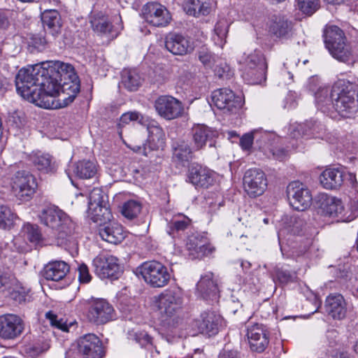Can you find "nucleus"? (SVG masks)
Wrapping results in <instances>:
<instances>
[{
  "mask_svg": "<svg viewBox=\"0 0 358 358\" xmlns=\"http://www.w3.org/2000/svg\"><path fill=\"white\" fill-rule=\"evenodd\" d=\"M94 273L101 279H117L121 273L122 268L119 259L108 253L99 254L92 261Z\"/></svg>",
  "mask_w": 358,
  "mask_h": 358,
  "instance_id": "0eeeda50",
  "label": "nucleus"
},
{
  "mask_svg": "<svg viewBox=\"0 0 358 358\" xmlns=\"http://www.w3.org/2000/svg\"><path fill=\"white\" fill-rule=\"evenodd\" d=\"M187 180L196 187L208 188L214 182V173L206 167L193 164L188 169Z\"/></svg>",
  "mask_w": 358,
  "mask_h": 358,
  "instance_id": "aec40b11",
  "label": "nucleus"
},
{
  "mask_svg": "<svg viewBox=\"0 0 358 358\" xmlns=\"http://www.w3.org/2000/svg\"><path fill=\"white\" fill-rule=\"evenodd\" d=\"M51 64L52 65L48 64V69L62 83V94H66L67 97L63 99L62 106H66L73 101L80 92L79 78L71 64L60 61L52 62Z\"/></svg>",
  "mask_w": 358,
  "mask_h": 358,
  "instance_id": "20e7f679",
  "label": "nucleus"
},
{
  "mask_svg": "<svg viewBox=\"0 0 358 358\" xmlns=\"http://www.w3.org/2000/svg\"><path fill=\"white\" fill-rule=\"evenodd\" d=\"M97 171L96 164L89 160H83L76 164L73 172L81 179H89L93 178Z\"/></svg>",
  "mask_w": 358,
  "mask_h": 358,
  "instance_id": "ea45409f",
  "label": "nucleus"
},
{
  "mask_svg": "<svg viewBox=\"0 0 358 358\" xmlns=\"http://www.w3.org/2000/svg\"><path fill=\"white\" fill-rule=\"evenodd\" d=\"M160 313L168 317L176 314L183 303V293L180 287H173L164 290L156 300Z\"/></svg>",
  "mask_w": 358,
  "mask_h": 358,
  "instance_id": "6e6552de",
  "label": "nucleus"
},
{
  "mask_svg": "<svg viewBox=\"0 0 358 358\" xmlns=\"http://www.w3.org/2000/svg\"><path fill=\"white\" fill-rule=\"evenodd\" d=\"M41 20L44 27L49 29L52 34L60 29L61 17L55 8H45L42 13Z\"/></svg>",
  "mask_w": 358,
  "mask_h": 358,
  "instance_id": "c9c22d12",
  "label": "nucleus"
},
{
  "mask_svg": "<svg viewBox=\"0 0 358 358\" xmlns=\"http://www.w3.org/2000/svg\"><path fill=\"white\" fill-rule=\"evenodd\" d=\"M30 160L38 170L48 173L52 171V159L48 154L40 152L33 153L30 155Z\"/></svg>",
  "mask_w": 358,
  "mask_h": 358,
  "instance_id": "79ce46f5",
  "label": "nucleus"
},
{
  "mask_svg": "<svg viewBox=\"0 0 358 358\" xmlns=\"http://www.w3.org/2000/svg\"><path fill=\"white\" fill-rule=\"evenodd\" d=\"M155 108L162 117L171 120L182 115V103L171 96H160L155 101Z\"/></svg>",
  "mask_w": 358,
  "mask_h": 358,
  "instance_id": "2eb2a0df",
  "label": "nucleus"
},
{
  "mask_svg": "<svg viewBox=\"0 0 358 358\" xmlns=\"http://www.w3.org/2000/svg\"><path fill=\"white\" fill-rule=\"evenodd\" d=\"M45 317L50 321V323L52 326L55 327L63 331H69L68 324L64 322L63 319H58L57 315L52 311L50 310L47 312L45 313Z\"/></svg>",
  "mask_w": 358,
  "mask_h": 358,
  "instance_id": "4d7b16f0",
  "label": "nucleus"
},
{
  "mask_svg": "<svg viewBox=\"0 0 358 358\" xmlns=\"http://www.w3.org/2000/svg\"><path fill=\"white\" fill-rule=\"evenodd\" d=\"M10 287V289L7 292L13 300L18 303L26 301L29 292L28 289L24 287L17 278L16 283H13Z\"/></svg>",
  "mask_w": 358,
  "mask_h": 358,
  "instance_id": "de8ad7c7",
  "label": "nucleus"
},
{
  "mask_svg": "<svg viewBox=\"0 0 358 358\" xmlns=\"http://www.w3.org/2000/svg\"><path fill=\"white\" fill-rule=\"evenodd\" d=\"M147 126L148 141L152 149L162 148L165 144V134L156 121L148 119Z\"/></svg>",
  "mask_w": 358,
  "mask_h": 358,
  "instance_id": "72a5a7b5",
  "label": "nucleus"
},
{
  "mask_svg": "<svg viewBox=\"0 0 358 358\" xmlns=\"http://www.w3.org/2000/svg\"><path fill=\"white\" fill-rule=\"evenodd\" d=\"M324 306L327 314L334 319L341 320L345 317L346 303L341 294H330L325 300Z\"/></svg>",
  "mask_w": 358,
  "mask_h": 358,
  "instance_id": "393cba45",
  "label": "nucleus"
},
{
  "mask_svg": "<svg viewBox=\"0 0 358 358\" xmlns=\"http://www.w3.org/2000/svg\"><path fill=\"white\" fill-rule=\"evenodd\" d=\"M324 130L325 128L323 124L311 120L294 127L290 135L294 138L304 136L310 137L319 135Z\"/></svg>",
  "mask_w": 358,
  "mask_h": 358,
  "instance_id": "c756f323",
  "label": "nucleus"
},
{
  "mask_svg": "<svg viewBox=\"0 0 358 358\" xmlns=\"http://www.w3.org/2000/svg\"><path fill=\"white\" fill-rule=\"evenodd\" d=\"M272 156L274 159L281 161L283 160L287 155V151L282 148H273L269 150L268 156Z\"/></svg>",
  "mask_w": 358,
  "mask_h": 358,
  "instance_id": "338daca9",
  "label": "nucleus"
},
{
  "mask_svg": "<svg viewBox=\"0 0 358 358\" xmlns=\"http://www.w3.org/2000/svg\"><path fill=\"white\" fill-rule=\"evenodd\" d=\"M78 350L85 358H103L105 351L101 340L94 334H87L78 340Z\"/></svg>",
  "mask_w": 358,
  "mask_h": 358,
  "instance_id": "f3484780",
  "label": "nucleus"
},
{
  "mask_svg": "<svg viewBox=\"0 0 358 358\" xmlns=\"http://www.w3.org/2000/svg\"><path fill=\"white\" fill-rule=\"evenodd\" d=\"M187 248L189 251V257L192 259H201L208 256L214 250V248L210 244L203 243L195 237L189 239Z\"/></svg>",
  "mask_w": 358,
  "mask_h": 358,
  "instance_id": "f704fd0d",
  "label": "nucleus"
},
{
  "mask_svg": "<svg viewBox=\"0 0 358 358\" xmlns=\"http://www.w3.org/2000/svg\"><path fill=\"white\" fill-rule=\"evenodd\" d=\"M332 107L343 117H351L358 112V87L339 80L331 90Z\"/></svg>",
  "mask_w": 358,
  "mask_h": 358,
  "instance_id": "7ed1b4c3",
  "label": "nucleus"
},
{
  "mask_svg": "<svg viewBox=\"0 0 358 358\" xmlns=\"http://www.w3.org/2000/svg\"><path fill=\"white\" fill-rule=\"evenodd\" d=\"M121 83L129 91H136L142 83V78L136 70L124 69L122 71Z\"/></svg>",
  "mask_w": 358,
  "mask_h": 358,
  "instance_id": "58836bf2",
  "label": "nucleus"
},
{
  "mask_svg": "<svg viewBox=\"0 0 358 358\" xmlns=\"http://www.w3.org/2000/svg\"><path fill=\"white\" fill-rule=\"evenodd\" d=\"M141 210V205L139 202L130 200L126 202L122 208V215L128 218L133 219L136 217Z\"/></svg>",
  "mask_w": 358,
  "mask_h": 358,
  "instance_id": "3c124183",
  "label": "nucleus"
},
{
  "mask_svg": "<svg viewBox=\"0 0 358 358\" xmlns=\"http://www.w3.org/2000/svg\"><path fill=\"white\" fill-rule=\"evenodd\" d=\"M106 206L107 202L105 200V196L100 188L95 187L89 194L88 208L94 209L97 206Z\"/></svg>",
  "mask_w": 358,
  "mask_h": 358,
  "instance_id": "09e8293b",
  "label": "nucleus"
},
{
  "mask_svg": "<svg viewBox=\"0 0 358 358\" xmlns=\"http://www.w3.org/2000/svg\"><path fill=\"white\" fill-rule=\"evenodd\" d=\"M214 9L213 3L206 0H187L184 5L186 13L195 17L208 15Z\"/></svg>",
  "mask_w": 358,
  "mask_h": 358,
  "instance_id": "7c9ffc66",
  "label": "nucleus"
},
{
  "mask_svg": "<svg viewBox=\"0 0 358 358\" xmlns=\"http://www.w3.org/2000/svg\"><path fill=\"white\" fill-rule=\"evenodd\" d=\"M192 156V149L187 142L179 141L174 148L173 158L180 163L187 162Z\"/></svg>",
  "mask_w": 358,
  "mask_h": 358,
  "instance_id": "37998d69",
  "label": "nucleus"
},
{
  "mask_svg": "<svg viewBox=\"0 0 358 358\" xmlns=\"http://www.w3.org/2000/svg\"><path fill=\"white\" fill-rule=\"evenodd\" d=\"M321 213L330 216L337 217L343 221H346V213L341 200L333 197L325 196L320 204Z\"/></svg>",
  "mask_w": 358,
  "mask_h": 358,
  "instance_id": "cd10ccee",
  "label": "nucleus"
},
{
  "mask_svg": "<svg viewBox=\"0 0 358 358\" xmlns=\"http://www.w3.org/2000/svg\"><path fill=\"white\" fill-rule=\"evenodd\" d=\"M330 54L336 59L344 63H352L353 57L350 45L346 42H338L335 46L328 49Z\"/></svg>",
  "mask_w": 358,
  "mask_h": 358,
  "instance_id": "e433bc0d",
  "label": "nucleus"
},
{
  "mask_svg": "<svg viewBox=\"0 0 358 358\" xmlns=\"http://www.w3.org/2000/svg\"><path fill=\"white\" fill-rule=\"evenodd\" d=\"M137 271L145 282L152 287H163L168 285L171 279L168 268L157 261L144 262Z\"/></svg>",
  "mask_w": 358,
  "mask_h": 358,
  "instance_id": "423d86ee",
  "label": "nucleus"
},
{
  "mask_svg": "<svg viewBox=\"0 0 358 358\" xmlns=\"http://www.w3.org/2000/svg\"><path fill=\"white\" fill-rule=\"evenodd\" d=\"M48 41L42 34H34L31 36L29 44L39 51L43 50L47 45Z\"/></svg>",
  "mask_w": 358,
  "mask_h": 358,
  "instance_id": "13d9d810",
  "label": "nucleus"
},
{
  "mask_svg": "<svg viewBox=\"0 0 358 358\" xmlns=\"http://www.w3.org/2000/svg\"><path fill=\"white\" fill-rule=\"evenodd\" d=\"M229 27V24L224 18L219 20L215 24L213 39L217 45L222 48L225 44Z\"/></svg>",
  "mask_w": 358,
  "mask_h": 358,
  "instance_id": "a19ab883",
  "label": "nucleus"
},
{
  "mask_svg": "<svg viewBox=\"0 0 358 358\" xmlns=\"http://www.w3.org/2000/svg\"><path fill=\"white\" fill-rule=\"evenodd\" d=\"M15 86L23 99L45 108L53 107L49 98L59 96L63 101L67 97L62 94V83L47 68L39 64L20 69L15 76Z\"/></svg>",
  "mask_w": 358,
  "mask_h": 358,
  "instance_id": "f257e3e1",
  "label": "nucleus"
},
{
  "mask_svg": "<svg viewBox=\"0 0 358 358\" xmlns=\"http://www.w3.org/2000/svg\"><path fill=\"white\" fill-rule=\"evenodd\" d=\"M9 25L8 12L0 10V29H5Z\"/></svg>",
  "mask_w": 358,
  "mask_h": 358,
  "instance_id": "774afa93",
  "label": "nucleus"
},
{
  "mask_svg": "<svg viewBox=\"0 0 358 358\" xmlns=\"http://www.w3.org/2000/svg\"><path fill=\"white\" fill-rule=\"evenodd\" d=\"M287 196L290 206L303 211L311 203L312 195L306 185L299 181H292L287 187Z\"/></svg>",
  "mask_w": 358,
  "mask_h": 358,
  "instance_id": "1a4fd4ad",
  "label": "nucleus"
},
{
  "mask_svg": "<svg viewBox=\"0 0 358 358\" xmlns=\"http://www.w3.org/2000/svg\"><path fill=\"white\" fill-rule=\"evenodd\" d=\"M349 208L350 210V214L348 215V212L346 213V221H350L354 220L357 216H358V196H355L353 199L350 201Z\"/></svg>",
  "mask_w": 358,
  "mask_h": 358,
  "instance_id": "680f3d73",
  "label": "nucleus"
},
{
  "mask_svg": "<svg viewBox=\"0 0 358 358\" xmlns=\"http://www.w3.org/2000/svg\"><path fill=\"white\" fill-rule=\"evenodd\" d=\"M99 234L103 241L112 244H117L124 238L122 226L115 222L101 227Z\"/></svg>",
  "mask_w": 358,
  "mask_h": 358,
  "instance_id": "473e14b6",
  "label": "nucleus"
},
{
  "mask_svg": "<svg viewBox=\"0 0 358 358\" xmlns=\"http://www.w3.org/2000/svg\"><path fill=\"white\" fill-rule=\"evenodd\" d=\"M41 223L52 230V237L59 245L66 244L76 231V223L64 211L55 206L44 208L38 215Z\"/></svg>",
  "mask_w": 358,
  "mask_h": 358,
  "instance_id": "f03ea898",
  "label": "nucleus"
},
{
  "mask_svg": "<svg viewBox=\"0 0 358 358\" xmlns=\"http://www.w3.org/2000/svg\"><path fill=\"white\" fill-rule=\"evenodd\" d=\"M269 35L279 40H287L294 34L292 21L284 16H273L267 23Z\"/></svg>",
  "mask_w": 358,
  "mask_h": 358,
  "instance_id": "a211bd4d",
  "label": "nucleus"
},
{
  "mask_svg": "<svg viewBox=\"0 0 358 358\" xmlns=\"http://www.w3.org/2000/svg\"><path fill=\"white\" fill-rule=\"evenodd\" d=\"M16 218V215L9 207L3 205L0 206V227L3 229L10 227Z\"/></svg>",
  "mask_w": 358,
  "mask_h": 358,
  "instance_id": "8fccbe9b",
  "label": "nucleus"
},
{
  "mask_svg": "<svg viewBox=\"0 0 358 358\" xmlns=\"http://www.w3.org/2000/svg\"><path fill=\"white\" fill-rule=\"evenodd\" d=\"M299 8L305 14L312 15L319 8L320 0H296Z\"/></svg>",
  "mask_w": 358,
  "mask_h": 358,
  "instance_id": "864d4df0",
  "label": "nucleus"
},
{
  "mask_svg": "<svg viewBox=\"0 0 358 358\" xmlns=\"http://www.w3.org/2000/svg\"><path fill=\"white\" fill-rule=\"evenodd\" d=\"M165 47L168 51L176 55H185L194 49L190 40L178 34H169L165 39Z\"/></svg>",
  "mask_w": 358,
  "mask_h": 358,
  "instance_id": "4be33fe9",
  "label": "nucleus"
},
{
  "mask_svg": "<svg viewBox=\"0 0 358 358\" xmlns=\"http://www.w3.org/2000/svg\"><path fill=\"white\" fill-rule=\"evenodd\" d=\"M69 266L64 261L50 262L44 268V277L48 280H63L69 271Z\"/></svg>",
  "mask_w": 358,
  "mask_h": 358,
  "instance_id": "2f4dec72",
  "label": "nucleus"
},
{
  "mask_svg": "<svg viewBox=\"0 0 358 358\" xmlns=\"http://www.w3.org/2000/svg\"><path fill=\"white\" fill-rule=\"evenodd\" d=\"M37 187L35 178L29 173L22 171L16 173L13 179V189L15 196L22 201H29Z\"/></svg>",
  "mask_w": 358,
  "mask_h": 358,
  "instance_id": "f8f14e48",
  "label": "nucleus"
},
{
  "mask_svg": "<svg viewBox=\"0 0 358 358\" xmlns=\"http://www.w3.org/2000/svg\"><path fill=\"white\" fill-rule=\"evenodd\" d=\"M220 321V315L214 311L208 310L203 312L200 317L196 319L193 324L199 333L212 336L217 333Z\"/></svg>",
  "mask_w": 358,
  "mask_h": 358,
  "instance_id": "412c9836",
  "label": "nucleus"
},
{
  "mask_svg": "<svg viewBox=\"0 0 358 358\" xmlns=\"http://www.w3.org/2000/svg\"><path fill=\"white\" fill-rule=\"evenodd\" d=\"M24 330L22 319L15 314H4L0 316V337L6 340H14Z\"/></svg>",
  "mask_w": 358,
  "mask_h": 358,
  "instance_id": "dca6fc26",
  "label": "nucleus"
},
{
  "mask_svg": "<svg viewBox=\"0 0 358 358\" xmlns=\"http://www.w3.org/2000/svg\"><path fill=\"white\" fill-rule=\"evenodd\" d=\"M22 233L30 242L36 245H40L43 242V236L36 224L29 223L24 224L22 227Z\"/></svg>",
  "mask_w": 358,
  "mask_h": 358,
  "instance_id": "a18cd8bd",
  "label": "nucleus"
},
{
  "mask_svg": "<svg viewBox=\"0 0 358 358\" xmlns=\"http://www.w3.org/2000/svg\"><path fill=\"white\" fill-rule=\"evenodd\" d=\"M243 188L250 197L262 195L267 187V178L264 172L257 168L249 169L245 172Z\"/></svg>",
  "mask_w": 358,
  "mask_h": 358,
  "instance_id": "9b49d317",
  "label": "nucleus"
},
{
  "mask_svg": "<svg viewBox=\"0 0 358 358\" xmlns=\"http://www.w3.org/2000/svg\"><path fill=\"white\" fill-rule=\"evenodd\" d=\"M131 121H138L141 124H145L148 122V117L143 116L138 112L125 113L120 117L118 125L123 127Z\"/></svg>",
  "mask_w": 358,
  "mask_h": 358,
  "instance_id": "603ef678",
  "label": "nucleus"
},
{
  "mask_svg": "<svg viewBox=\"0 0 358 358\" xmlns=\"http://www.w3.org/2000/svg\"><path fill=\"white\" fill-rule=\"evenodd\" d=\"M215 74L220 78H227L230 76V68L226 63H220L214 69Z\"/></svg>",
  "mask_w": 358,
  "mask_h": 358,
  "instance_id": "69168bd1",
  "label": "nucleus"
},
{
  "mask_svg": "<svg viewBox=\"0 0 358 358\" xmlns=\"http://www.w3.org/2000/svg\"><path fill=\"white\" fill-rule=\"evenodd\" d=\"M247 337L250 349L257 352H264L269 343L268 331L262 324H255L248 327Z\"/></svg>",
  "mask_w": 358,
  "mask_h": 358,
  "instance_id": "6ab92c4d",
  "label": "nucleus"
},
{
  "mask_svg": "<svg viewBox=\"0 0 358 358\" xmlns=\"http://www.w3.org/2000/svg\"><path fill=\"white\" fill-rule=\"evenodd\" d=\"M86 315L91 322L105 324L113 318L114 309L105 299H98L90 303Z\"/></svg>",
  "mask_w": 358,
  "mask_h": 358,
  "instance_id": "ddd939ff",
  "label": "nucleus"
},
{
  "mask_svg": "<svg viewBox=\"0 0 358 358\" xmlns=\"http://www.w3.org/2000/svg\"><path fill=\"white\" fill-rule=\"evenodd\" d=\"M197 291L205 300H217L219 297L217 284L213 279V274L208 273L202 276L196 285Z\"/></svg>",
  "mask_w": 358,
  "mask_h": 358,
  "instance_id": "a878e982",
  "label": "nucleus"
},
{
  "mask_svg": "<svg viewBox=\"0 0 358 358\" xmlns=\"http://www.w3.org/2000/svg\"><path fill=\"white\" fill-rule=\"evenodd\" d=\"M87 217L92 220L94 222H105L110 220L112 217L111 213L108 207L106 206H97L94 207V209H87Z\"/></svg>",
  "mask_w": 358,
  "mask_h": 358,
  "instance_id": "c03bdc74",
  "label": "nucleus"
},
{
  "mask_svg": "<svg viewBox=\"0 0 358 358\" xmlns=\"http://www.w3.org/2000/svg\"><path fill=\"white\" fill-rule=\"evenodd\" d=\"M320 181L325 189H338L343 182V171L339 168L326 169L320 174Z\"/></svg>",
  "mask_w": 358,
  "mask_h": 358,
  "instance_id": "c85d7f7f",
  "label": "nucleus"
},
{
  "mask_svg": "<svg viewBox=\"0 0 358 358\" xmlns=\"http://www.w3.org/2000/svg\"><path fill=\"white\" fill-rule=\"evenodd\" d=\"M142 13L143 18L148 24L157 27H166L172 20L169 10L156 1L148 2L144 5Z\"/></svg>",
  "mask_w": 358,
  "mask_h": 358,
  "instance_id": "9d476101",
  "label": "nucleus"
},
{
  "mask_svg": "<svg viewBox=\"0 0 358 358\" xmlns=\"http://www.w3.org/2000/svg\"><path fill=\"white\" fill-rule=\"evenodd\" d=\"M212 102L220 110L227 113H236L242 106L241 99L236 96L228 88H221L213 92Z\"/></svg>",
  "mask_w": 358,
  "mask_h": 358,
  "instance_id": "4468645a",
  "label": "nucleus"
},
{
  "mask_svg": "<svg viewBox=\"0 0 358 358\" xmlns=\"http://www.w3.org/2000/svg\"><path fill=\"white\" fill-rule=\"evenodd\" d=\"M90 22L93 31L99 36L115 37L118 34L108 17L101 13L92 15Z\"/></svg>",
  "mask_w": 358,
  "mask_h": 358,
  "instance_id": "bb28decb",
  "label": "nucleus"
},
{
  "mask_svg": "<svg viewBox=\"0 0 358 358\" xmlns=\"http://www.w3.org/2000/svg\"><path fill=\"white\" fill-rule=\"evenodd\" d=\"M47 350L48 347H42L39 344L36 343L28 346L25 349V352L29 356L31 357H36Z\"/></svg>",
  "mask_w": 358,
  "mask_h": 358,
  "instance_id": "e2e57ef3",
  "label": "nucleus"
},
{
  "mask_svg": "<svg viewBox=\"0 0 358 358\" xmlns=\"http://www.w3.org/2000/svg\"><path fill=\"white\" fill-rule=\"evenodd\" d=\"M324 41L327 49L335 46L338 42L346 41L343 31L337 26H327L324 31Z\"/></svg>",
  "mask_w": 358,
  "mask_h": 358,
  "instance_id": "4c0bfd02",
  "label": "nucleus"
},
{
  "mask_svg": "<svg viewBox=\"0 0 358 358\" xmlns=\"http://www.w3.org/2000/svg\"><path fill=\"white\" fill-rule=\"evenodd\" d=\"M13 283H16V278L14 275L0 271V292L10 290Z\"/></svg>",
  "mask_w": 358,
  "mask_h": 358,
  "instance_id": "5fc2aeb1",
  "label": "nucleus"
},
{
  "mask_svg": "<svg viewBox=\"0 0 358 358\" xmlns=\"http://www.w3.org/2000/svg\"><path fill=\"white\" fill-rule=\"evenodd\" d=\"M275 275L280 283L286 284L291 282L294 279V275H292L289 271L282 269H277L275 271Z\"/></svg>",
  "mask_w": 358,
  "mask_h": 358,
  "instance_id": "0e129e2a",
  "label": "nucleus"
},
{
  "mask_svg": "<svg viewBox=\"0 0 358 358\" xmlns=\"http://www.w3.org/2000/svg\"><path fill=\"white\" fill-rule=\"evenodd\" d=\"M257 135V132H252L244 134L240 139V145L242 149L248 150L251 148L253 140Z\"/></svg>",
  "mask_w": 358,
  "mask_h": 358,
  "instance_id": "bf43d9fd",
  "label": "nucleus"
},
{
  "mask_svg": "<svg viewBox=\"0 0 358 358\" xmlns=\"http://www.w3.org/2000/svg\"><path fill=\"white\" fill-rule=\"evenodd\" d=\"M192 138L194 142V150L202 149L208 142L212 146V141L217 136V131L206 125L197 124L192 129Z\"/></svg>",
  "mask_w": 358,
  "mask_h": 358,
  "instance_id": "b1692460",
  "label": "nucleus"
},
{
  "mask_svg": "<svg viewBox=\"0 0 358 358\" xmlns=\"http://www.w3.org/2000/svg\"><path fill=\"white\" fill-rule=\"evenodd\" d=\"M191 224V220L184 215L173 217L169 224L170 231L169 234H173L174 231H180L186 229Z\"/></svg>",
  "mask_w": 358,
  "mask_h": 358,
  "instance_id": "49530a36",
  "label": "nucleus"
},
{
  "mask_svg": "<svg viewBox=\"0 0 358 358\" xmlns=\"http://www.w3.org/2000/svg\"><path fill=\"white\" fill-rule=\"evenodd\" d=\"M199 59L206 67L212 68L216 62V57L207 49H201L198 53Z\"/></svg>",
  "mask_w": 358,
  "mask_h": 358,
  "instance_id": "6e6d98bb",
  "label": "nucleus"
},
{
  "mask_svg": "<svg viewBox=\"0 0 358 358\" xmlns=\"http://www.w3.org/2000/svg\"><path fill=\"white\" fill-rule=\"evenodd\" d=\"M308 87L314 92L317 107L323 113H327L330 110V106H332L329 88L319 85L318 79L315 77L309 80Z\"/></svg>",
  "mask_w": 358,
  "mask_h": 358,
  "instance_id": "5701e85b",
  "label": "nucleus"
},
{
  "mask_svg": "<svg viewBox=\"0 0 358 358\" xmlns=\"http://www.w3.org/2000/svg\"><path fill=\"white\" fill-rule=\"evenodd\" d=\"M78 279L82 283H88L92 279V276L90 274L88 267L86 264H82L79 265L78 268Z\"/></svg>",
  "mask_w": 358,
  "mask_h": 358,
  "instance_id": "052dcab7",
  "label": "nucleus"
},
{
  "mask_svg": "<svg viewBox=\"0 0 358 358\" xmlns=\"http://www.w3.org/2000/svg\"><path fill=\"white\" fill-rule=\"evenodd\" d=\"M243 76L252 84H259L266 79L267 64L262 54L255 50L244 55L239 60Z\"/></svg>",
  "mask_w": 358,
  "mask_h": 358,
  "instance_id": "39448f33",
  "label": "nucleus"
}]
</instances>
